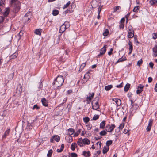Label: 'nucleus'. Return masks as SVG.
Instances as JSON below:
<instances>
[{
  "label": "nucleus",
  "instance_id": "nucleus-1",
  "mask_svg": "<svg viewBox=\"0 0 157 157\" xmlns=\"http://www.w3.org/2000/svg\"><path fill=\"white\" fill-rule=\"evenodd\" d=\"M64 81V79L62 76H58L55 80L54 84L56 87H58L62 85Z\"/></svg>",
  "mask_w": 157,
  "mask_h": 157
},
{
  "label": "nucleus",
  "instance_id": "nucleus-2",
  "mask_svg": "<svg viewBox=\"0 0 157 157\" xmlns=\"http://www.w3.org/2000/svg\"><path fill=\"white\" fill-rule=\"evenodd\" d=\"M99 97H96L95 98L92 102V109H93L98 110L99 108L98 105Z\"/></svg>",
  "mask_w": 157,
  "mask_h": 157
},
{
  "label": "nucleus",
  "instance_id": "nucleus-3",
  "mask_svg": "<svg viewBox=\"0 0 157 157\" xmlns=\"http://www.w3.org/2000/svg\"><path fill=\"white\" fill-rule=\"evenodd\" d=\"M115 127V126L114 124H109L106 126V130L109 132H111Z\"/></svg>",
  "mask_w": 157,
  "mask_h": 157
},
{
  "label": "nucleus",
  "instance_id": "nucleus-4",
  "mask_svg": "<svg viewBox=\"0 0 157 157\" xmlns=\"http://www.w3.org/2000/svg\"><path fill=\"white\" fill-rule=\"evenodd\" d=\"M20 3L19 1H17L15 4L13 8L14 11L15 13L18 12L20 10Z\"/></svg>",
  "mask_w": 157,
  "mask_h": 157
},
{
  "label": "nucleus",
  "instance_id": "nucleus-5",
  "mask_svg": "<svg viewBox=\"0 0 157 157\" xmlns=\"http://www.w3.org/2000/svg\"><path fill=\"white\" fill-rule=\"evenodd\" d=\"M106 46H107L106 45H104V47L101 49V52L100 54L98 55V56L100 57L106 51Z\"/></svg>",
  "mask_w": 157,
  "mask_h": 157
},
{
  "label": "nucleus",
  "instance_id": "nucleus-6",
  "mask_svg": "<svg viewBox=\"0 0 157 157\" xmlns=\"http://www.w3.org/2000/svg\"><path fill=\"white\" fill-rule=\"evenodd\" d=\"M143 87L144 86L140 84L136 90V93L137 94H140L143 91Z\"/></svg>",
  "mask_w": 157,
  "mask_h": 157
},
{
  "label": "nucleus",
  "instance_id": "nucleus-7",
  "mask_svg": "<svg viewBox=\"0 0 157 157\" xmlns=\"http://www.w3.org/2000/svg\"><path fill=\"white\" fill-rule=\"evenodd\" d=\"M153 120L152 119L150 120L149 121V123L148 126L146 128V130L147 132L149 131L153 123Z\"/></svg>",
  "mask_w": 157,
  "mask_h": 157
},
{
  "label": "nucleus",
  "instance_id": "nucleus-8",
  "mask_svg": "<svg viewBox=\"0 0 157 157\" xmlns=\"http://www.w3.org/2000/svg\"><path fill=\"white\" fill-rule=\"evenodd\" d=\"M94 95V93H92L90 94H89L87 95L86 97V101H91L93 98Z\"/></svg>",
  "mask_w": 157,
  "mask_h": 157
},
{
  "label": "nucleus",
  "instance_id": "nucleus-9",
  "mask_svg": "<svg viewBox=\"0 0 157 157\" xmlns=\"http://www.w3.org/2000/svg\"><path fill=\"white\" fill-rule=\"evenodd\" d=\"M66 28H67L66 27V26L64 25H63V24L60 27V29L59 30V32L62 33L65 30Z\"/></svg>",
  "mask_w": 157,
  "mask_h": 157
},
{
  "label": "nucleus",
  "instance_id": "nucleus-10",
  "mask_svg": "<svg viewBox=\"0 0 157 157\" xmlns=\"http://www.w3.org/2000/svg\"><path fill=\"white\" fill-rule=\"evenodd\" d=\"M112 100L115 101L117 106L120 105L121 104V101L119 99L115 98L112 99Z\"/></svg>",
  "mask_w": 157,
  "mask_h": 157
},
{
  "label": "nucleus",
  "instance_id": "nucleus-11",
  "mask_svg": "<svg viewBox=\"0 0 157 157\" xmlns=\"http://www.w3.org/2000/svg\"><path fill=\"white\" fill-rule=\"evenodd\" d=\"M22 86H21L19 85L17 87L16 90V93L18 94H20L22 92Z\"/></svg>",
  "mask_w": 157,
  "mask_h": 157
},
{
  "label": "nucleus",
  "instance_id": "nucleus-12",
  "mask_svg": "<svg viewBox=\"0 0 157 157\" xmlns=\"http://www.w3.org/2000/svg\"><path fill=\"white\" fill-rule=\"evenodd\" d=\"M10 12V9L9 8H6L4 10V12L3 13V14L5 17L7 16Z\"/></svg>",
  "mask_w": 157,
  "mask_h": 157
},
{
  "label": "nucleus",
  "instance_id": "nucleus-13",
  "mask_svg": "<svg viewBox=\"0 0 157 157\" xmlns=\"http://www.w3.org/2000/svg\"><path fill=\"white\" fill-rule=\"evenodd\" d=\"M10 132V129H8L5 132L4 134L2 136V138H5L7 136H8Z\"/></svg>",
  "mask_w": 157,
  "mask_h": 157
},
{
  "label": "nucleus",
  "instance_id": "nucleus-14",
  "mask_svg": "<svg viewBox=\"0 0 157 157\" xmlns=\"http://www.w3.org/2000/svg\"><path fill=\"white\" fill-rule=\"evenodd\" d=\"M77 144L81 147L83 146V144H84L83 140L82 138H80L78 139V140L77 142Z\"/></svg>",
  "mask_w": 157,
  "mask_h": 157
},
{
  "label": "nucleus",
  "instance_id": "nucleus-15",
  "mask_svg": "<svg viewBox=\"0 0 157 157\" xmlns=\"http://www.w3.org/2000/svg\"><path fill=\"white\" fill-rule=\"evenodd\" d=\"M67 134L69 136L72 135L75 132L73 128H69L67 130Z\"/></svg>",
  "mask_w": 157,
  "mask_h": 157
},
{
  "label": "nucleus",
  "instance_id": "nucleus-16",
  "mask_svg": "<svg viewBox=\"0 0 157 157\" xmlns=\"http://www.w3.org/2000/svg\"><path fill=\"white\" fill-rule=\"evenodd\" d=\"M41 102L43 105L45 106H48V103L47 100L45 98H43L41 99Z\"/></svg>",
  "mask_w": 157,
  "mask_h": 157
},
{
  "label": "nucleus",
  "instance_id": "nucleus-17",
  "mask_svg": "<svg viewBox=\"0 0 157 157\" xmlns=\"http://www.w3.org/2000/svg\"><path fill=\"white\" fill-rule=\"evenodd\" d=\"M77 147V144L75 143H73L71 146V148L72 151H74L75 150V148Z\"/></svg>",
  "mask_w": 157,
  "mask_h": 157
},
{
  "label": "nucleus",
  "instance_id": "nucleus-18",
  "mask_svg": "<svg viewBox=\"0 0 157 157\" xmlns=\"http://www.w3.org/2000/svg\"><path fill=\"white\" fill-rule=\"evenodd\" d=\"M128 37L129 38H132L134 36V33L132 32H133V30L128 31Z\"/></svg>",
  "mask_w": 157,
  "mask_h": 157
},
{
  "label": "nucleus",
  "instance_id": "nucleus-19",
  "mask_svg": "<svg viewBox=\"0 0 157 157\" xmlns=\"http://www.w3.org/2000/svg\"><path fill=\"white\" fill-rule=\"evenodd\" d=\"M82 140L84 144L88 145L90 144V141L87 138H85Z\"/></svg>",
  "mask_w": 157,
  "mask_h": 157
},
{
  "label": "nucleus",
  "instance_id": "nucleus-20",
  "mask_svg": "<svg viewBox=\"0 0 157 157\" xmlns=\"http://www.w3.org/2000/svg\"><path fill=\"white\" fill-rule=\"evenodd\" d=\"M154 56L156 57L157 56V46L155 45L153 48Z\"/></svg>",
  "mask_w": 157,
  "mask_h": 157
},
{
  "label": "nucleus",
  "instance_id": "nucleus-21",
  "mask_svg": "<svg viewBox=\"0 0 157 157\" xmlns=\"http://www.w3.org/2000/svg\"><path fill=\"white\" fill-rule=\"evenodd\" d=\"M42 31V29H37L35 30V33L37 35H41V33Z\"/></svg>",
  "mask_w": 157,
  "mask_h": 157
},
{
  "label": "nucleus",
  "instance_id": "nucleus-22",
  "mask_svg": "<svg viewBox=\"0 0 157 157\" xmlns=\"http://www.w3.org/2000/svg\"><path fill=\"white\" fill-rule=\"evenodd\" d=\"M83 154L85 157H89L90 156V152L89 151H84L83 152Z\"/></svg>",
  "mask_w": 157,
  "mask_h": 157
},
{
  "label": "nucleus",
  "instance_id": "nucleus-23",
  "mask_svg": "<svg viewBox=\"0 0 157 157\" xmlns=\"http://www.w3.org/2000/svg\"><path fill=\"white\" fill-rule=\"evenodd\" d=\"M109 147L105 146L103 150V154L106 153L108 151Z\"/></svg>",
  "mask_w": 157,
  "mask_h": 157
},
{
  "label": "nucleus",
  "instance_id": "nucleus-24",
  "mask_svg": "<svg viewBox=\"0 0 157 157\" xmlns=\"http://www.w3.org/2000/svg\"><path fill=\"white\" fill-rule=\"evenodd\" d=\"M130 84L129 83L127 84L124 87V91L125 92H127L130 87Z\"/></svg>",
  "mask_w": 157,
  "mask_h": 157
},
{
  "label": "nucleus",
  "instance_id": "nucleus-25",
  "mask_svg": "<svg viewBox=\"0 0 157 157\" xmlns=\"http://www.w3.org/2000/svg\"><path fill=\"white\" fill-rule=\"evenodd\" d=\"M105 124V121H104V120L102 121V122L100 124V128H104Z\"/></svg>",
  "mask_w": 157,
  "mask_h": 157
},
{
  "label": "nucleus",
  "instance_id": "nucleus-26",
  "mask_svg": "<svg viewBox=\"0 0 157 157\" xmlns=\"http://www.w3.org/2000/svg\"><path fill=\"white\" fill-rule=\"evenodd\" d=\"M53 138H54L55 141L57 142H59L60 139L59 136L57 135H55L53 136Z\"/></svg>",
  "mask_w": 157,
  "mask_h": 157
},
{
  "label": "nucleus",
  "instance_id": "nucleus-27",
  "mask_svg": "<svg viewBox=\"0 0 157 157\" xmlns=\"http://www.w3.org/2000/svg\"><path fill=\"white\" fill-rule=\"evenodd\" d=\"M113 87V86L111 85H109L106 86L105 87V89L106 91L109 90Z\"/></svg>",
  "mask_w": 157,
  "mask_h": 157
},
{
  "label": "nucleus",
  "instance_id": "nucleus-28",
  "mask_svg": "<svg viewBox=\"0 0 157 157\" xmlns=\"http://www.w3.org/2000/svg\"><path fill=\"white\" fill-rule=\"evenodd\" d=\"M64 146L63 144H62L60 148V149H57V152L60 153L63 150Z\"/></svg>",
  "mask_w": 157,
  "mask_h": 157
},
{
  "label": "nucleus",
  "instance_id": "nucleus-29",
  "mask_svg": "<svg viewBox=\"0 0 157 157\" xmlns=\"http://www.w3.org/2000/svg\"><path fill=\"white\" fill-rule=\"evenodd\" d=\"M109 33V31L107 29H106L104 32L103 33V35L104 36H107Z\"/></svg>",
  "mask_w": 157,
  "mask_h": 157
},
{
  "label": "nucleus",
  "instance_id": "nucleus-30",
  "mask_svg": "<svg viewBox=\"0 0 157 157\" xmlns=\"http://www.w3.org/2000/svg\"><path fill=\"white\" fill-rule=\"evenodd\" d=\"M59 12L56 10H54L52 11V14L53 16H56L59 14Z\"/></svg>",
  "mask_w": 157,
  "mask_h": 157
},
{
  "label": "nucleus",
  "instance_id": "nucleus-31",
  "mask_svg": "<svg viewBox=\"0 0 157 157\" xmlns=\"http://www.w3.org/2000/svg\"><path fill=\"white\" fill-rule=\"evenodd\" d=\"M53 151L52 149L50 150L47 154V156L48 157H51L52 154V153Z\"/></svg>",
  "mask_w": 157,
  "mask_h": 157
},
{
  "label": "nucleus",
  "instance_id": "nucleus-32",
  "mask_svg": "<svg viewBox=\"0 0 157 157\" xmlns=\"http://www.w3.org/2000/svg\"><path fill=\"white\" fill-rule=\"evenodd\" d=\"M81 132V129H78L76 132H75L74 134V136H78V135Z\"/></svg>",
  "mask_w": 157,
  "mask_h": 157
},
{
  "label": "nucleus",
  "instance_id": "nucleus-33",
  "mask_svg": "<svg viewBox=\"0 0 157 157\" xmlns=\"http://www.w3.org/2000/svg\"><path fill=\"white\" fill-rule=\"evenodd\" d=\"M63 25H65V26H66V27L67 28H69V27H70V24H69V23L68 22V21H65L64 23V24H63Z\"/></svg>",
  "mask_w": 157,
  "mask_h": 157
},
{
  "label": "nucleus",
  "instance_id": "nucleus-34",
  "mask_svg": "<svg viewBox=\"0 0 157 157\" xmlns=\"http://www.w3.org/2000/svg\"><path fill=\"white\" fill-rule=\"evenodd\" d=\"M83 121L86 123H88L90 121V118L87 117H85L83 118Z\"/></svg>",
  "mask_w": 157,
  "mask_h": 157
},
{
  "label": "nucleus",
  "instance_id": "nucleus-35",
  "mask_svg": "<svg viewBox=\"0 0 157 157\" xmlns=\"http://www.w3.org/2000/svg\"><path fill=\"white\" fill-rule=\"evenodd\" d=\"M99 134L101 136H104L107 134V132L105 130H103L100 132Z\"/></svg>",
  "mask_w": 157,
  "mask_h": 157
},
{
  "label": "nucleus",
  "instance_id": "nucleus-36",
  "mask_svg": "<svg viewBox=\"0 0 157 157\" xmlns=\"http://www.w3.org/2000/svg\"><path fill=\"white\" fill-rule=\"evenodd\" d=\"M70 3H71L70 1H68L67 3L66 4L64 5V6H63V8L64 9H65V8H67L68 6L70 5Z\"/></svg>",
  "mask_w": 157,
  "mask_h": 157
},
{
  "label": "nucleus",
  "instance_id": "nucleus-37",
  "mask_svg": "<svg viewBox=\"0 0 157 157\" xmlns=\"http://www.w3.org/2000/svg\"><path fill=\"white\" fill-rule=\"evenodd\" d=\"M17 56V53H14L12 55L10 56V58L11 59H14L16 58Z\"/></svg>",
  "mask_w": 157,
  "mask_h": 157
},
{
  "label": "nucleus",
  "instance_id": "nucleus-38",
  "mask_svg": "<svg viewBox=\"0 0 157 157\" xmlns=\"http://www.w3.org/2000/svg\"><path fill=\"white\" fill-rule=\"evenodd\" d=\"M112 140H108L106 142V145L107 147H109V145L112 144Z\"/></svg>",
  "mask_w": 157,
  "mask_h": 157
},
{
  "label": "nucleus",
  "instance_id": "nucleus-39",
  "mask_svg": "<svg viewBox=\"0 0 157 157\" xmlns=\"http://www.w3.org/2000/svg\"><path fill=\"white\" fill-rule=\"evenodd\" d=\"M128 44L129 45V50H132L133 47L132 44V43L130 41H129Z\"/></svg>",
  "mask_w": 157,
  "mask_h": 157
},
{
  "label": "nucleus",
  "instance_id": "nucleus-40",
  "mask_svg": "<svg viewBox=\"0 0 157 157\" xmlns=\"http://www.w3.org/2000/svg\"><path fill=\"white\" fill-rule=\"evenodd\" d=\"M139 10V6L135 7L133 9V11L134 12L137 13L138 12Z\"/></svg>",
  "mask_w": 157,
  "mask_h": 157
},
{
  "label": "nucleus",
  "instance_id": "nucleus-41",
  "mask_svg": "<svg viewBox=\"0 0 157 157\" xmlns=\"http://www.w3.org/2000/svg\"><path fill=\"white\" fill-rule=\"evenodd\" d=\"M99 117V116L98 115H94L93 117V120H96L98 119Z\"/></svg>",
  "mask_w": 157,
  "mask_h": 157
},
{
  "label": "nucleus",
  "instance_id": "nucleus-42",
  "mask_svg": "<svg viewBox=\"0 0 157 157\" xmlns=\"http://www.w3.org/2000/svg\"><path fill=\"white\" fill-rule=\"evenodd\" d=\"M121 7L120 6H117L114 8V12H116L117 10H119Z\"/></svg>",
  "mask_w": 157,
  "mask_h": 157
},
{
  "label": "nucleus",
  "instance_id": "nucleus-43",
  "mask_svg": "<svg viewBox=\"0 0 157 157\" xmlns=\"http://www.w3.org/2000/svg\"><path fill=\"white\" fill-rule=\"evenodd\" d=\"M143 63V61L142 59H140L139 60L137 63V65L139 66H140Z\"/></svg>",
  "mask_w": 157,
  "mask_h": 157
},
{
  "label": "nucleus",
  "instance_id": "nucleus-44",
  "mask_svg": "<svg viewBox=\"0 0 157 157\" xmlns=\"http://www.w3.org/2000/svg\"><path fill=\"white\" fill-rule=\"evenodd\" d=\"M124 124L123 123H122V124H120L119 128L120 129H122L124 127Z\"/></svg>",
  "mask_w": 157,
  "mask_h": 157
},
{
  "label": "nucleus",
  "instance_id": "nucleus-45",
  "mask_svg": "<svg viewBox=\"0 0 157 157\" xmlns=\"http://www.w3.org/2000/svg\"><path fill=\"white\" fill-rule=\"evenodd\" d=\"M90 73L88 72H87L86 74H85V76H86V78L88 79L90 77Z\"/></svg>",
  "mask_w": 157,
  "mask_h": 157
},
{
  "label": "nucleus",
  "instance_id": "nucleus-46",
  "mask_svg": "<svg viewBox=\"0 0 157 157\" xmlns=\"http://www.w3.org/2000/svg\"><path fill=\"white\" fill-rule=\"evenodd\" d=\"M71 157H77V155L75 153H72L71 154Z\"/></svg>",
  "mask_w": 157,
  "mask_h": 157
},
{
  "label": "nucleus",
  "instance_id": "nucleus-47",
  "mask_svg": "<svg viewBox=\"0 0 157 157\" xmlns=\"http://www.w3.org/2000/svg\"><path fill=\"white\" fill-rule=\"evenodd\" d=\"M86 66V64L85 63H83L82 64V65H81L80 67V69H81V70H82V69H83L84 67Z\"/></svg>",
  "mask_w": 157,
  "mask_h": 157
},
{
  "label": "nucleus",
  "instance_id": "nucleus-48",
  "mask_svg": "<svg viewBox=\"0 0 157 157\" xmlns=\"http://www.w3.org/2000/svg\"><path fill=\"white\" fill-rule=\"evenodd\" d=\"M120 62H122L123 61H125L126 60V58L125 57L124 58H121L119 59Z\"/></svg>",
  "mask_w": 157,
  "mask_h": 157
},
{
  "label": "nucleus",
  "instance_id": "nucleus-49",
  "mask_svg": "<svg viewBox=\"0 0 157 157\" xmlns=\"http://www.w3.org/2000/svg\"><path fill=\"white\" fill-rule=\"evenodd\" d=\"M113 51V49L112 48H111L110 49V51L108 52V55L109 56L111 55L112 54V52Z\"/></svg>",
  "mask_w": 157,
  "mask_h": 157
},
{
  "label": "nucleus",
  "instance_id": "nucleus-50",
  "mask_svg": "<svg viewBox=\"0 0 157 157\" xmlns=\"http://www.w3.org/2000/svg\"><path fill=\"white\" fill-rule=\"evenodd\" d=\"M72 93V90H68L67 93V94L69 95Z\"/></svg>",
  "mask_w": 157,
  "mask_h": 157
},
{
  "label": "nucleus",
  "instance_id": "nucleus-51",
  "mask_svg": "<svg viewBox=\"0 0 157 157\" xmlns=\"http://www.w3.org/2000/svg\"><path fill=\"white\" fill-rule=\"evenodd\" d=\"M102 7V6H100L98 8V13H99V14H100V12L101 10V8Z\"/></svg>",
  "mask_w": 157,
  "mask_h": 157
},
{
  "label": "nucleus",
  "instance_id": "nucleus-52",
  "mask_svg": "<svg viewBox=\"0 0 157 157\" xmlns=\"http://www.w3.org/2000/svg\"><path fill=\"white\" fill-rule=\"evenodd\" d=\"M152 81V78L151 77H149L148 78V82L151 83Z\"/></svg>",
  "mask_w": 157,
  "mask_h": 157
},
{
  "label": "nucleus",
  "instance_id": "nucleus-53",
  "mask_svg": "<svg viewBox=\"0 0 157 157\" xmlns=\"http://www.w3.org/2000/svg\"><path fill=\"white\" fill-rule=\"evenodd\" d=\"M149 65L151 68H153L154 64L152 62H150L149 63Z\"/></svg>",
  "mask_w": 157,
  "mask_h": 157
},
{
  "label": "nucleus",
  "instance_id": "nucleus-54",
  "mask_svg": "<svg viewBox=\"0 0 157 157\" xmlns=\"http://www.w3.org/2000/svg\"><path fill=\"white\" fill-rule=\"evenodd\" d=\"M124 25L123 23H120V28H121L123 29L124 27Z\"/></svg>",
  "mask_w": 157,
  "mask_h": 157
},
{
  "label": "nucleus",
  "instance_id": "nucleus-55",
  "mask_svg": "<svg viewBox=\"0 0 157 157\" xmlns=\"http://www.w3.org/2000/svg\"><path fill=\"white\" fill-rule=\"evenodd\" d=\"M87 129L88 130H90L91 128V125H87Z\"/></svg>",
  "mask_w": 157,
  "mask_h": 157
},
{
  "label": "nucleus",
  "instance_id": "nucleus-56",
  "mask_svg": "<svg viewBox=\"0 0 157 157\" xmlns=\"http://www.w3.org/2000/svg\"><path fill=\"white\" fill-rule=\"evenodd\" d=\"M67 100V98H64L63 100V103H62L60 104L59 105H62L63 104H64V103H65L66 102V101Z\"/></svg>",
  "mask_w": 157,
  "mask_h": 157
},
{
  "label": "nucleus",
  "instance_id": "nucleus-57",
  "mask_svg": "<svg viewBox=\"0 0 157 157\" xmlns=\"http://www.w3.org/2000/svg\"><path fill=\"white\" fill-rule=\"evenodd\" d=\"M4 18L3 17L0 16V23H2L3 21Z\"/></svg>",
  "mask_w": 157,
  "mask_h": 157
},
{
  "label": "nucleus",
  "instance_id": "nucleus-58",
  "mask_svg": "<svg viewBox=\"0 0 157 157\" xmlns=\"http://www.w3.org/2000/svg\"><path fill=\"white\" fill-rule=\"evenodd\" d=\"M154 35H153V38L154 39H155L157 38V33L155 34H154Z\"/></svg>",
  "mask_w": 157,
  "mask_h": 157
},
{
  "label": "nucleus",
  "instance_id": "nucleus-59",
  "mask_svg": "<svg viewBox=\"0 0 157 157\" xmlns=\"http://www.w3.org/2000/svg\"><path fill=\"white\" fill-rule=\"evenodd\" d=\"M33 109H38L39 108L38 107L37 105H35L33 108Z\"/></svg>",
  "mask_w": 157,
  "mask_h": 157
},
{
  "label": "nucleus",
  "instance_id": "nucleus-60",
  "mask_svg": "<svg viewBox=\"0 0 157 157\" xmlns=\"http://www.w3.org/2000/svg\"><path fill=\"white\" fill-rule=\"evenodd\" d=\"M116 87L117 88H121L122 87V83L120 84L119 85H117Z\"/></svg>",
  "mask_w": 157,
  "mask_h": 157
},
{
  "label": "nucleus",
  "instance_id": "nucleus-61",
  "mask_svg": "<svg viewBox=\"0 0 157 157\" xmlns=\"http://www.w3.org/2000/svg\"><path fill=\"white\" fill-rule=\"evenodd\" d=\"M125 21V19L124 18H123L121 20V23H123Z\"/></svg>",
  "mask_w": 157,
  "mask_h": 157
},
{
  "label": "nucleus",
  "instance_id": "nucleus-62",
  "mask_svg": "<svg viewBox=\"0 0 157 157\" xmlns=\"http://www.w3.org/2000/svg\"><path fill=\"white\" fill-rule=\"evenodd\" d=\"M133 30L132 26H130L128 27V31Z\"/></svg>",
  "mask_w": 157,
  "mask_h": 157
},
{
  "label": "nucleus",
  "instance_id": "nucleus-63",
  "mask_svg": "<svg viewBox=\"0 0 157 157\" xmlns=\"http://www.w3.org/2000/svg\"><path fill=\"white\" fill-rule=\"evenodd\" d=\"M17 1H18L17 0H11V3L12 4V3H16V2H17Z\"/></svg>",
  "mask_w": 157,
  "mask_h": 157
},
{
  "label": "nucleus",
  "instance_id": "nucleus-64",
  "mask_svg": "<svg viewBox=\"0 0 157 157\" xmlns=\"http://www.w3.org/2000/svg\"><path fill=\"white\" fill-rule=\"evenodd\" d=\"M154 89H155V90L156 92H157V83H156V85H155Z\"/></svg>",
  "mask_w": 157,
  "mask_h": 157
}]
</instances>
